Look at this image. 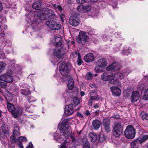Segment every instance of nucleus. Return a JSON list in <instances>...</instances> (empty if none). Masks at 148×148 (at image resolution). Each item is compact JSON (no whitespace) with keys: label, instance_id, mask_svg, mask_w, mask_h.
Instances as JSON below:
<instances>
[{"label":"nucleus","instance_id":"obj_1","mask_svg":"<svg viewBox=\"0 0 148 148\" xmlns=\"http://www.w3.org/2000/svg\"><path fill=\"white\" fill-rule=\"evenodd\" d=\"M60 136L62 140L65 141L67 139L72 142L73 144L75 143L76 139L74 136V134L71 133L69 127L66 123V121L64 120L62 122L60 126Z\"/></svg>","mask_w":148,"mask_h":148},{"label":"nucleus","instance_id":"obj_2","mask_svg":"<svg viewBox=\"0 0 148 148\" xmlns=\"http://www.w3.org/2000/svg\"><path fill=\"white\" fill-rule=\"evenodd\" d=\"M54 15L53 11L47 8H42L38 11L37 14L38 18L41 20L44 19L48 18H51Z\"/></svg>","mask_w":148,"mask_h":148},{"label":"nucleus","instance_id":"obj_3","mask_svg":"<svg viewBox=\"0 0 148 148\" xmlns=\"http://www.w3.org/2000/svg\"><path fill=\"white\" fill-rule=\"evenodd\" d=\"M12 71L11 70H8L6 73L2 75L0 77L1 80L6 83H10L13 81L12 76Z\"/></svg>","mask_w":148,"mask_h":148},{"label":"nucleus","instance_id":"obj_4","mask_svg":"<svg viewBox=\"0 0 148 148\" xmlns=\"http://www.w3.org/2000/svg\"><path fill=\"white\" fill-rule=\"evenodd\" d=\"M135 129L132 125H131L127 126L124 132L125 137L130 139L134 138L135 136Z\"/></svg>","mask_w":148,"mask_h":148},{"label":"nucleus","instance_id":"obj_5","mask_svg":"<svg viewBox=\"0 0 148 148\" xmlns=\"http://www.w3.org/2000/svg\"><path fill=\"white\" fill-rule=\"evenodd\" d=\"M123 132V126L121 123L119 122L114 123L113 129L114 135L116 137H119Z\"/></svg>","mask_w":148,"mask_h":148},{"label":"nucleus","instance_id":"obj_6","mask_svg":"<svg viewBox=\"0 0 148 148\" xmlns=\"http://www.w3.org/2000/svg\"><path fill=\"white\" fill-rule=\"evenodd\" d=\"M89 37L87 36L85 32H80L78 38L77 39V42L79 43H81L83 45H85L88 42Z\"/></svg>","mask_w":148,"mask_h":148},{"label":"nucleus","instance_id":"obj_7","mask_svg":"<svg viewBox=\"0 0 148 148\" xmlns=\"http://www.w3.org/2000/svg\"><path fill=\"white\" fill-rule=\"evenodd\" d=\"M59 69L60 74L62 76H66L69 73L68 66L63 62L60 64Z\"/></svg>","mask_w":148,"mask_h":148},{"label":"nucleus","instance_id":"obj_8","mask_svg":"<svg viewBox=\"0 0 148 148\" xmlns=\"http://www.w3.org/2000/svg\"><path fill=\"white\" fill-rule=\"evenodd\" d=\"M80 108L78 107L77 109H74V106L73 104H70L65 106L64 114L66 115L69 116L72 114L74 110L76 111L79 109Z\"/></svg>","mask_w":148,"mask_h":148},{"label":"nucleus","instance_id":"obj_9","mask_svg":"<svg viewBox=\"0 0 148 148\" xmlns=\"http://www.w3.org/2000/svg\"><path fill=\"white\" fill-rule=\"evenodd\" d=\"M47 25L53 30H58L60 28V26L54 20H50L46 22Z\"/></svg>","mask_w":148,"mask_h":148},{"label":"nucleus","instance_id":"obj_10","mask_svg":"<svg viewBox=\"0 0 148 148\" xmlns=\"http://www.w3.org/2000/svg\"><path fill=\"white\" fill-rule=\"evenodd\" d=\"M91 7L89 5H83L82 4L78 5L77 10L80 12L84 13L88 12L91 9Z\"/></svg>","mask_w":148,"mask_h":148},{"label":"nucleus","instance_id":"obj_11","mask_svg":"<svg viewBox=\"0 0 148 148\" xmlns=\"http://www.w3.org/2000/svg\"><path fill=\"white\" fill-rule=\"evenodd\" d=\"M69 22L71 25L76 26L79 24L80 20L78 17L73 15L70 17Z\"/></svg>","mask_w":148,"mask_h":148},{"label":"nucleus","instance_id":"obj_12","mask_svg":"<svg viewBox=\"0 0 148 148\" xmlns=\"http://www.w3.org/2000/svg\"><path fill=\"white\" fill-rule=\"evenodd\" d=\"M120 69L119 64L117 62H115L106 68L108 71H119Z\"/></svg>","mask_w":148,"mask_h":148},{"label":"nucleus","instance_id":"obj_13","mask_svg":"<svg viewBox=\"0 0 148 148\" xmlns=\"http://www.w3.org/2000/svg\"><path fill=\"white\" fill-rule=\"evenodd\" d=\"M64 52L62 49H56L54 51L53 54L58 58L60 59L63 58Z\"/></svg>","mask_w":148,"mask_h":148},{"label":"nucleus","instance_id":"obj_14","mask_svg":"<svg viewBox=\"0 0 148 148\" xmlns=\"http://www.w3.org/2000/svg\"><path fill=\"white\" fill-rule=\"evenodd\" d=\"M110 89L113 95L116 96H119L121 94V90L117 87L115 86L112 87L110 88Z\"/></svg>","mask_w":148,"mask_h":148},{"label":"nucleus","instance_id":"obj_15","mask_svg":"<svg viewBox=\"0 0 148 148\" xmlns=\"http://www.w3.org/2000/svg\"><path fill=\"white\" fill-rule=\"evenodd\" d=\"M84 60L85 62H89L94 61L95 58L93 53H88L85 56Z\"/></svg>","mask_w":148,"mask_h":148},{"label":"nucleus","instance_id":"obj_16","mask_svg":"<svg viewBox=\"0 0 148 148\" xmlns=\"http://www.w3.org/2000/svg\"><path fill=\"white\" fill-rule=\"evenodd\" d=\"M13 111L12 115L15 118H16L19 115H21L23 112L22 109L19 106L16 107Z\"/></svg>","mask_w":148,"mask_h":148},{"label":"nucleus","instance_id":"obj_17","mask_svg":"<svg viewBox=\"0 0 148 148\" xmlns=\"http://www.w3.org/2000/svg\"><path fill=\"white\" fill-rule=\"evenodd\" d=\"M97 64L99 67L103 68L107 65V62L106 59L101 58L99 59L97 62Z\"/></svg>","mask_w":148,"mask_h":148},{"label":"nucleus","instance_id":"obj_18","mask_svg":"<svg viewBox=\"0 0 148 148\" xmlns=\"http://www.w3.org/2000/svg\"><path fill=\"white\" fill-rule=\"evenodd\" d=\"M140 97L139 93L137 92H133L132 93L131 97V101L132 103H134L138 100Z\"/></svg>","mask_w":148,"mask_h":148},{"label":"nucleus","instance_id":"obj_19","mask_svg":"<svg viewBox=\"0 0 148 148\" xmlns=\"http://www.w3.org/2000/svg\"><path fill=\"white\" fill-rule=\"evenodd\" d=\"M112 74H110L108 73H105L101 75V79L104 81L110 80V79H112L113 78L112 77Z\"/></svg>","mask_w":148,"mask_h":148},{"label":"nucleus","instance_id":"obj_20","mask_svg":"<svg viewBox=\"0 0 148 148\" xmlns=\"http://www.w3.org/2000/svg\"><path fill=\"white\" fill-rule=\"evenodd\" d=\"M90 97L93 100H98L101 98V97L98 95L96 92L94 91H90Z\"/></svg>","mask_w":148,"mask_h":148},{"label":"nucleus","instance_id":"obj_21","mask_svg":"<svg viewBox=\"0 0 148 148\" xmlns=\"http://www.w3.org/2000/svg\"><path fill=\"white\" fill-rule=\"evenodd\" d=\"M92 126L95 130H97L100 126V123L98 120H94L92 122Z\"/></svg>","mask_w":148,"mask_h":148},{"label":"nucleus","instance_id":"obj_22","mask_svg":"<svg viewBox=\"0 0 148 148\" xmlns=\"http://www.w3.org/2000/svg\"><path fill=\"white\" fill-rule=\"evenodd\" d=\"M14 129L13 132V135L18 137L20 135V133L19 131L20 130L19 127L16 125H14Z\"/></svg>","mask_w":148,"mask_h":148},{"label":"nucleus","instance_id":"obj_23","mask_svg":"<svg viewBox=\"0 0 148 148\" xmlns=\"http://www.w3.org/2000/svg\"><path fill=\"white\" fill-rule=\"evenodd\" d=\"M112 77L113 78H118L120 79H121L124 77V75L120 73H115L112 74Z\"/></svg>","mask_w":148,"mask_h":148},{"label":"nucleus","instance_id":"obj_24","mask_svg":"<svg viewBox=\"0 0 148 148\" xmlns=\"http://www.w3.org/2000/svg\"><path fill=\"white\" fill-rule=\"evenodd\" d=\"M89 136L92 142H94L96 141L97 138V136L93 132H90L89 134Z\"/></svg>","mask_w":148,"mask_h":148},{"label":"nucleus","instance_id":"obj_25","mask_svg":"<svg viewBox=\"0 0 148 148\" xmlns=\"http://www.w3.org/2000/svg\"><path fill=\"white\" fill-rule=\"evenodd\" d=\"M74 86L73 79L72 78H70L68 81L67 84L68 88L70 90H71L73 88Z\"/></svg>","mask_w":148,"mask_h":148},{"label":"nucleus","instance_id":"obj_26","mask_svg":"<svg viewBox=\"0 0 148 148\" xmlns=\"http://www.w3.org/2000/svg\"><path fill=\"white\" fill-rule=\"evenodd\" d=\"M34 110V105H30L25 108V110L29 113H33Z\"/></svg>","mask_w":148,"mask_h":148},{"label":"nucleus","instance_id":"obj_27","mask_svg":"<svg viewBox=\"0 0 148 148\" xmlns=\"http://www.w3.org/2000/svg\"><path fill=\"white\" fill-rule=\"evenodd\" d=\"M61 40V39L59 37H56L55 38V43L56 46L59 47L61 46L62 44Z\"/></svg>","mask_w":148,"mask_h":148},{"label":"nucleus","instance_id":"obj_28","mask_svg":"<svg viewBox=\"0 0 148 148\" xmlns=\"http://www.w3.org/2000/svg\"><path fill=\"white\" fill-rule=\"evenodd\" d=\"M7 106L8 111L11 112L12 114V112H13V111H14V110L15 108L13 104L8 102Z\"/></svg>","mask_w":148,"mask_h":148},{"label":"nucleus","instance_id":"obj_29","mask_svg":"<svg viewBox=\"0 0 148 148\" xmlns=\"http://www.w3.org/2000/svg\"><path fill=\"white\" fill-rule=\"evenodd\" d=\"M5 134L2 133H0V139L3 144H5L6 141L7 140V138L5 136Z\"/></svg>","mask_w":148,"mask_h":148},{"label":"nucleus","instance_id":"obj_30","mask_svg":"<svg viewBox=\"0 0 148 148\" xmlns=\"http://www.w3.org/2000/svg\"><path fill=\"white\" fill-rule=\"evenodd\" d=\"M139 144V141L137 140L132 142L131 144V148H138Z\"/></svg>","mask_w":148,"mask_h":148},{"label":"nucleus","instance_id":"obj_31","mask_svg":"<svg viewBox=\"0 0 148 148\" xmlns=\"http://www.w3.org/2000/svg\"><path fill=\"white\" fill-rule=\"evenodd\" d=\"M113 78L112 79H110V80L109 82L112 84H114L115 85H118L119 86H121V83L117 79H114Z\"/></svg>","mask_w":148,"mask_h":148},{"label":"nucleus","instance_id":"obj_32","mask_svg":"<svg viewBox=\"0 0 148 148\" xmlns=\"http://www.w3.org/2000/svg\"><path fill=\"white\" fill-rule=\"evenodd\" d=\"M148 139V135H143L141 136L138 140L140 144L145 141Z\"/></svg>","mask_w":148,"mask_h":148},{"label":"nucleus","instance_id":"obj_33","mask_svg":"<svg viewBox=\"0 0 148 148\" xmlns=\"http://www.w3.org/2000/svg\"><path fill=\"white\" fill-rule=\"evenodd\" d=\"M54 138L55 140L58 141L60 143L61 141H63L62 139H61V136H59V134L56 132L55 133L54 135Z\"/></svg>","mask_w":148,"mask_h":148},{"label":"nucleus","instance_id":"obj_34","mask_svg":"<svg viewBox=\"0 0 148 148\" xmlns=\"http://www.w3.org/2000/svg\"><path fill=\"white\" fill-rule=\"evenodd\" d=\"M20 92L22 94L25 95H29L31 94L30 91L27 89H21Z\"/></svg>","mask_w":148,"mask_h":148},{"label":"nucleus","instance_id":"obj_35","mask_svg":"<svg viewBox=\"0 0 148 148\" xmlns=\"http://www.w3.org/2000/svg\"><path fill=\"white\" fill-rule=\"evenodd\" d=\"M40 7V4L38 2H35L32 5V8L37 10L39 9Z\"/></svg>","mask_w":148,"mask_h":148},{"label":"nucleus","instance_id":"obj_36","mask_svg":"<svg viewBox=\"0 0 148 148\" xmlns=\"http://www.w3.org/2000/svg\"><path fill=\"white\" fill-rule=\"evenodd\" d=\"M73 104L74 106L75 107L79 103L80 99L77 97H75L73 99Z\"/></svg>","mask_w":148,"mask_h":148},{"label":"nucleus","instance_id":"obj_37","mask_svg":"<svg viewBox=\"0 0 148 148\" xmlns=\"http://www.w3.org/2000/svg\"><path fill=\"white\" fill-rule=\"evenodd\" d=\"M69 95V92H65L63 94V95L64 98L65 99V101H67L69 100L70 97Z\"/></svg>","mask_w":148,"mask_h":148},{"label":"nucleus","instance_id":"obj_38","mask_svg":"<svg viewBox=\"0 0 148 148\" xmlns=\"http://www.w3.org/2000/svg\"><path fill=\"white\" fill-rule=\"evenodd\" d=\"M5 64L3 62H0V73H1L4 69Z\"/></svg>","mask_w":148,"mask_h":148},{"label":"nucleus","instance_id":"obj_39","mask_svg":"<svg viewBox=\"0 0 148 148\" xmlns=\"http://www.w3.org/2000/svg\"><path fill=\"white\" fill-rule=\"evenodd\" d=\"M99 139L100 141L102 143L105 140L106 137L103 134H101L99 135Z\"/></svg>","mask_w":148,"mask_h":148},{"label":"nucleus","instance_id":"obj_40","mask_svg":"<svg viewBox=\"0 0 148 148\" xmlns=\"http://www.w3.org/2000/svg\"><path fill=\"white\" fill-rule=\"evenodd\" d=\"M103 124L104 126L110 125V120L108 119H103Z\"/></svg>","mask_w":148,"mask_h":148},{"label":"nucleus","instance_id":"obj_41","mask_svg":"<svg viewBox=\"0 0 148 148\" xmlns=\"http://www.w3.org/2000/svg\"><path fill=\"white\" fill-rule=\"evenodd\" d=\"M141 116L143 120H148V114H147L142 112L141 114Z\"/></svg>","mask_w":148,"mask_h":148},{"label":"nucleus","instance_id":"obj_42","mask_svg":"<svg viewBox=\"0 0 148 148\" xmlns=\"http://www.w3.org/2000/svg\"><path fill=\"white\" fill-rule=\"evenodd\" d=\"M132 49L131 48H129L127 51L123 50L122 51V53L125 55H128L129 54H130L131 52Z\"/></svg>","mask_w":148,"mask_h":148},{"label":"nucleus","instance_id":"obj_43","mask_svg":"<svg viewBox=\"0 0 148 148\" xmlns=\"http://www.w3.org/2000/svg\"><path fill=\"white\" fill-rule=\"evenodd\" d=\"M2 133L5 134H7L8 133V127L5 126H3L2 127Z\"/></svg>","mask_w":148,"mask_h":148},{"label":"nucleus","instance_id":"obj_44","mask_svg":"<svg viewBox=\"0 0 148 148\" xmlns=\"http://www.w3.org/2000/svg\"><path fill=\"white\" fill-rule=\"evenodd\" d=\"M18 140L19 142L22 143L27 142V140L26 137L25 136H21L19 137Z\"/></svg>","mask_w":148,"mask_h":148},{"label":"nucleus","instance_id":"obj_45","mask_svg":"<svg viewBox=\"0 0 148 148\" xmlns=\"http://www.w3.org/2000/svg\"><path fill=\"white\" fill-rule=\"evenodd\" d=\"M77 55L78 56V59L77 60V62L78 64L79 65L82 64V61L81 59V57L80 53H78Z\"/></svg>","mask_w":148,"mask_h":148},{"label":"nucleus","instance_id":"obj_46","mask_svg":"<svg viewBox=\"0 0 148 148\" xmlns=\"http://www.w3.org/2000/svg\"><path fill=\"white\" fill-rule=\"evenodd\" d=\"M86 77L88 80H91L92 79V75L90 73H88L86 74Z\"/></svg>","mask_w":148,"mask_h":148},{"label":"nucleus","instance_id":"obj_47","mask_svg":"<svg viewBox=\"0 0 148 148\" xmlns=\"http://www.w3.org/2000/svg\"><path fill=\"white\" fill-rule=\"evenodd\" d=\"M18 137H16L14 135H12L10 137V140L12 143H14L17 140Z\"/></svg>","mask_w":148,"mask_h":148},{"label":"nucleus","instance_id":"obj_48","mask_svg":"<svg viewBox=\"0 0 148 148\" xmlns=\"http://www.w3.org/2000/svg\"><path fill=\"white\" fill-rule=\"evenodd\" d=\"M143 98L145 100H148V89L144 92Z\"/></svg>","mask_w":148,"mask_h":148},{"label":"nucleus","instance_id":"obj_49","mask_svg":"<svg viewBox=\"0 0 148 148\" xmlns=\"http://www.w3.org/2000/svg\"><path fill=\"white\" fill-rule=\"evenodd\" d=\"M52 5L56 9H58L60 12H61L62 10V8L60 6L57 5L56 4H52Z\"/></svg>","mask_w":148,"mask_h":148},{"label":"nucleus","instance_id":"obj_50","mask_svg":"<svg viewBox=\"0 0 148 148\" xmlns=\"http://www.w3.org/2000/svg\"><path fill=\"white\" fill-rule=\"evenodd\" d=\"M83 148H90V144L88 142L86 141L84 143Z\"/></svg>","mask_w":148,"mask_h":148},{"label":"nucleus","instance_id":"obj_51","mask_svg":"<svg viewBox=\"0 0 148 148\" xmlns=\"http://www.w3.org/2000/svg\"><path fill=\"white\" fill-rule=\"evenodd\" d=\"M28 100L29 101V102L30 103L32 102H34L36 101L35 99H34V97H30L29 96H28L27 97Z\"/></svg>","mask_w":148,"mask_h":148},{"label":"nucleus","instance_id":"obj_52","mask_svg":"<svg viewBox=\"0 0 148 148\" xmlns=\"http://www.w3.org/2000/svg\"><path fill=\"white\" fill-rule=\"evenodd\" d=\"M110 125L104 126L105 130L107 132H109L110 131Z\"/></svg>","mask_w":148,"mask_h":148},{"label":"nucleus","instance_id":"obj_53","mask_svg":"<svg viewBox=\"0 0 148 148\" xmlns=\"http://www.w3.org/2000/svg\"><path fill=\"white\" fill-rule=\"evenodd\" d=\"M145 86L143 84L139 85L138 86V89L142 90L144 89Z\"/></svg>","mask_w":148,"mask_h":148},{"label":"nucleus","instance_id":"obj_54","mask_svg":"<svg viewBox=\"0 0 148 148\" xmlns=\"http://www.w3.org/2000/svg\"><path fill=\"white\" fill-rule=\"evenodd\" d=\"M67 142H64L59 147V148H67Z\"/></svg>","mask_w":148,"mask_h":148},{"label":"nucleus","instance_id":"obj_55","mask_svg":"<svg viewBox=\"0 0 148 148\" xmlns=\"http://www.w3.org/2000/svg\"><path fill=\"white\" fill-rule=\"evenodd\" d=\"M103 39L104 41L107 40L108 39V37L106 35H103Z\"/></svg>","mask_w":148,"mask_h":148},{"label":"nucleus","instance_id":"obj_56","mask_svg":"<svg viewBox=\"0 0 148 148\" xmlns=\"http://www.w3.org/2000/svg\"><path fill=\"white\" fill-rule=\"evenodd\" d=\"M93 99H92L91 97H90V99L88 101V105H90V106H92V103L93 102Z\"/></svg>","mask_w":148,"mask_h":148},{"label":"nucleus","instance_id":"obj_57","mask_svg":"<svg viewBox=\"0 0 148 148\" xmlns=\"http://www.w3.org/2000/svg\"><path fill=\"white\" fill-rule=\"evenodd\" d=\"M78 3H83L86 2V0H76Z\"/></svg>","mask_w":148,"mask_h":148},{"label":"nucleus","instance_id":"obj_58","mask_svg":"<svg viewBox=\"0 0 148 148\" xmlns=\"http://www.w3.org/2000/svg\"><path fill=\"white\" fill-rule=\"evenodd\" d=\"M77 115L79 117L82 118V119H84V117L83 115L82 114H81L80 113L77 112Z\"/></svg>","mask_w":148,"mask_h":148},{"label":"nucleus","instance_id":"obj_59","mask_svg":"<svg viewBox=\"0 0 148 148\" xmlns=\"http://www.w3.org/2000/svg\"><path fill=\"white\" fill-rule=\"evenodd\" d=\"M26 148H33V146L32 143H30L29 145L27 146Z\"/></svg>","mask_w":148,"mask_h":148},{"label":"nucleus","instance_id":"obj_60","mask_svg":"<svg viewBox=\"0 0 148 148\" xmlns=\"http://www.w3.org/2000/svg\"><path fill=\"white\" fill-rule=\"evenodd\" d=\"M93 107L95 109H97L99 108V103H96L93 106Z\"/></svg>","mask_w":148,"mask_h":148},{"label":"nucleus","instance_id":"obj_61","mask_svg":"<svg viewBox=\"0 0 148 148\" xmlns=\"http://www.w3.org/2000/svg\"><path fill=\"white\" fill-rule=\"evenodd\" d=\"M21 143V142H19V143L17 144L19 146V147H20L21 148H23V146L22 145Z\"/></svg>","mask_w":148,"mask_h":148},{"label":"nucleus","instance_id":"obj_62","mask_svg":"<svg viewBox=\"0 0 148 148\" xmlns=\"http://www.w3.org/2000/svg\"><path fill=\"white\" fill-rule=\"evenodd\" d=\"M60 17L61 19L62 20V21L63 22L64 21V15H62V14L60 15Z\"/></svg>","mask_w":148,"mask_h":148},{"label":"nucleus","instance_id":"obj_63","mask_svg":"<svg viewBox=\"0 0 148 148\" xmlns=\"http://www.w3.org/2000/svg\"><path fill=\"white\" fill-rule=\"evenodd\" d=\"M86 115L88 116L90 114L88 110H87L86 111Z\"/></svg>","mask_w":148,"mask_h":148},{"label":"nucleus","instance_id":"obj_64","mask_svg":"<svg viewBox=\"0 0 148 148\" xmlns=\"http://www.w3.org/2000/svg\"><path fill=\"white\" fill-rule=\"evenodd\" d=\"M80 94L81 96H83L84 95L85 93L84 92L82 91L80 92Z\"/></svg>","mask_w":148,"mask_h":148}]
</instances>
